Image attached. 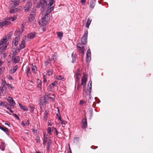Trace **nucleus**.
Wrapping results in <instances>:
<instances>
[{"mask_svg": "<svg viewBox=\"0 0 153 153\" xmlns=\"http://www.w3.org/2000/svg\"><path fill=\"white\" fill-rule=\"evenodd\" d=\"M53 6L52 7L49 9L46 10V12H44L42 13V22H43L45 25H46L48 23V21L50 19V16L49 15L52 11L53 10Z\"/></svg>", "mask_w": 153, "mask_h": 153, "instance_id": "obj_1", "label": "nucleus"}, {"mask_svg": "<svg viewBox=\"0 0 153 153\" xmlns=\"http://www.w3.org/2000/svg\"><path fill=\"white\" fill-rule=\"evenodd\" d=\"M11 35V33L8 34L0 41V52H4V51L7 47L5 45V43L10 38Z\"/></svg>", "mask_w": 153, "mask_h": 153, "instance_id": "obj_2", "label": "nucleus"}, {"mask_svg": "<svg viewBox=\"0 0 153 153\" xmlns=\"http://www.w3.org/2000/svg\"><path fill=\"white\" fill-rule=\"evenodd\" d=\"M47 2H46V1H45V0H41L37 3L36 7L38 8L41 7V12L43 13L45 11H46L47 8Z\"/></svg>", "mask_w": 153, "mask_h": 153, "instance_id": "obj_3", "label": "nucleus"}, {"mask_svg": "<svg viewBox=\"0 0 153 153\" xmlns=\"http://www.w3.org/2000/svg\"><path fill=\"white\" fill-rule=\"evenodd\" d=\"M49 97L48 95H45V97H42L40 99V105L41 106V108L42 111L43 109L44 105L45 104L47 103L48 102Z\"/></svg>", "mask_w": 153, "mask_h": 153, "instance_id": "obj_4", "label": "nucleus"}, {"mask_svg": "<svg viewBox=\"0 0 153 153\" xmlns=\"http://www.w3.org/2000/svg\"><path fill=\"white\" fill-rule=\"evenodd\" d=\"M91 88H92V81L91 80H90L89 81L87 85V89L86 91V96L87 97L88 96L89 98L90 99L91 97Z\"/></svg>", "mask_w": 153, "mask_h": 153, "instance_id": "obj_5", "label": "nucleus"}, {"mask_svg": "<svg viewBox=\"0 0 153 153\" xmlns=\"http://www.w3.org/2000/svg\"><path fill=\"white\" fill-rule=\"evenodd\" d=\"M88 35V31L87 30L85 32L83 36L81 38V42L82 43L83 45H85L87 42Z\"/></svg>", "mask_w": 153, "mask_h": 153, "instance_id": "obj_6", "label": "nucleus"}, {"mask_svg": "<svg viewBox=\"0 0 153 153\" xmlns=\"http://www.w3.org/2000/svg\"><path fill=\"white\" fill-rule=\"evenodd\" d=\"M7 100L9 102V105L10 107L12 108H13L16 105V103L13 99L12 97H7Z\"/></svg>", "mask_w": 153, "mask_h": 153, "instance_id": "obj_7", "label": "nucleus"}, {"mask_svg": "<svg viewBox=\"0 0 153 153\" xmlns=\"http://www.w3.org/2000/svg\"><path fill=\"white\" fill-rule=\"evenodd\" d=\"M32 6L31 1L30 0L27 1L25 6L24 7L25 11L27 12L29 11L30 9L31 8Z\"/></svg>", "mask_w": 153, "mask_h": 153, "instance_id": "obj_8", "label": "nucleus"}, {"mask_svg": "<svg viewBox=\"0 0 153 153\" xmlns=\"http://www.w3.org/2000/svg\"><path fill=\"white\" fill-rule=\"evenodd\" d=\"M82 125L81 126V127L82 128L85 129V128L87 127V118L85 116L82 120Z\"/></svg>", "mask_w": 153, "mask_h": 153, "instance_id": "obj_9", "label": "nucleus"}, {"mask_svg": "<svg viewBox=\"0 0 153 153\" xmlns=\"http://www.w3.org/2000/svg\"><path fill=\"white\" fill-rule=\"evenodd\" d=\"M76 46L78 48V49L79 51L80 52L82 55H84V49L83 45H82L81 43H78L77 44Z\"/></svg>", "mask_w": 153, "mask_h": 153, "instance_id": "obj_10", "label": "nucleus"}, {"mask_svg": "<svg viewBox=\"0 0 153 153\" xmlns=\"http://www.w3.org/2000/svg\"><path fill=\"white\" fill-rule=\"evenodd\" d=\"M11 1L13 3L10 4V7L14 8L19 4L20 0H11Z\"/></svg>", "mask_w": 153, "mask_h": 153, "instance_id": "obj_11", "label": "nucleus"}, {"mask_svg": "<svg viewBox=\"0 0 153 153\" xmlns=\"http://www.w3.org/2000/svg\"><path fill=\"white\" fill-rule=\"evenodd\" d=\"M86 75L84 74L81 79V84L84 87H85L86 85L87 78L86 77Z\"/></svg>", "mask_w": 153, "mask_h": 153, "instance_id": "obj_12", "label": "nucleus"}, {"mask_svg": "<svg viewBox=\"0 0 153 153\" xmlns=\"http://www.w3.org/2000/svg\"><path fill=\"white\" fill-rule=\"evenodd\" d=\"M10 23V22L9 21L4 20L0 22V26H6Z\"/></svg>", "mask_w": 153, "mask_h": 153, "instance_id": "obj_13", "label": "nucleus"}, {"mask_svg": "<svg viewBox=\"0 0 153 153\" xmlns=\"http://www.w3.org/2000/svg\"><path fill=\"white\" fill-rule=\"evenodd\" d=\"M91 59V52L90 49L87 50L86 53V61L88 62H90Z\"/></svg>", "mask_w": 153, "mask_h": 153, "instance_id": "obj_14", "label": "nucleus"}, {"mask_svg": "<svg viewBox=\"0 0 153 153\" xmlns=\"http://www.w3.org/2000/svg\"><path fill=\"white\" fill-rule=\"evenodd\" d=\"M19 60V56L12 57L11 59V62L13 64H16L18 63Z\"/></svg>", "mask_w": 153, "mask_h": 153, "instance_id": "obj_15", "label": "nucleus"}, {"mask_svg": "<svg viewBox=\"0 0 153 153\" xmlns=\"http://www.w3.org/2000/svg\"><path fill=\"white\" fill-rule=\"evenodd\" d=\"M20 39V36L19 35L16 37L13 41V43L15 46H17L18 44V42Z\"/></svg>", "mask_w": 153, "mask_h": 153, "instance_id": "obj_16", "label": "nucleus"}, {"mask_svg": "<svg viewBox=\"0 0 153 153\" xmlns=\"http://www.w3.org/2000/svg\"><path fill=\"white\" fill-rule=\"evenodd\" d=\"M36 33L35 32H32L28 34L27 37L28 40L33 39L35 37Z\"/></svg>", "mask_w": 153, "mask_h": 153, "instance_id": "obj_17", "label": "nucleus"}, {"mask_svg": "<svg viewBox=\"0 0 153 153\" xmlns=\"http://www.w3.org/2000/svg\"><path fill=\"white\" fill-rule=\"evenodd\" d=\"M17 52L15 48H13L10 53V56L12 57L16 56Z\"/></svg>", "mask_w": 153, "mask_h": 153, "instance_id": "obj_18", "label": "nucleus"}, {"mask_svg": "<svg viewBox=\"0 0 153 153\" xmlns=\"http://www.w3.org/2000/svg\"><path fill=\"white\" fill-rule=\"evenodd\" d=\"M95 2L96 1L95 0H91L89 5L90 8L92 9L94 8L95 4Z\"/></svg>", "mask_w": 153, "mask_h": 153, "instance_id": "obj_19", "label": "nucleus"}, {"mask_svg": "<svg viewBox=\"0 0 153 153\" xmlns=\"http://www.w3.org/2000/svg\"><path fill=\"white\" fill-rule=\"evenodd\" d=\"M25 72L27 74V76H28L30 75L31 74L30 68L28 66H27L26 67Z\"/></svg>", "mask_w": 153, "mask_h": 153, "instance_id": "obj_20", "label": "nucleus"}, {"mask_svg": "<svg viewBox=\"0 0 153 153\" xmlns=\"http://www.w3.org/2000/svg\"><path fill=\"white\" fill-rule=\"evenodd\" d=\"M0 129L4 131L7 134H8L9 133V130L7 128L4 127H3L0 125Z\"/></svg>", "mask_w": 153, "mask_h": 153, "instance_id": "obj_21", "label": "nucleus"}, {"mask_svg": "<svg viewBox=\"0 0 153 153\" xmlns=\"http://www.w3.org/2000/svg\"><path fill=\"white\" fill-rule=\"evenodd\" d=\"M18 68V66L17 65L13 66V68L10 70V72L11 74H13L16 71Z\"/></svg>", "mask_w": 153, "mask_h": 153, "instance_id": "obj_22", "label": "nucleus"}, {"mask_svg": "<svg viewBox=\"0 0 153 153\" xmlns=\"http://www.w3.org/2000/svg\"><path fill=\"white\" fill-rule=\"evenodd\" d=\"M47 135H46L44 134L43 138V145L45 146L46 145V142L48 141V138L47 137Z\"/></svg>", "mask_w": 153, "mask_h": 153, "instance_id": "obj_23", "label": "nucleus"}, {"mask_svg": "<svg viewBox=\"0 0 153 153\" xmlns=\"http://www.w3.org/2000/svg\"><path fill=\"white\" fill-rule=\"evenodd\" d=\"M59 119L61 121V124L65 125L67 123V121H65L64 119H62L60 115H58Z\"/></svg>", "mask_w": 153, "mask_h": 153, "instance_id": "obj_24", "label": "nucleus"}, {"mask_svg": "<svg viewBox=\"0 0 153 153\" xmlns=\"http://www.w3.org/2000/svg\"><path fill=\"white\" fill-rule=\"evenodd\" d=\"M18 104L20 108L22 109L23 110L25 111H27L28 110V109L26 106L23 105L22 104H21L19 103Z\"/></svg>", "mask_w": 153, "mask_h": 153, "instance_id": "obj_25", "label": "nucleus"}, {"mask_svg": "<svg viewBox=\"0 0 153 153\" xmlns=\"http://www.w3.org/2000/svg\"><path fill=\"white\" fill-rule=\"evenodd\" d=\"M52 143V141L51 140L49 139L48 140V147L47 148V151H49L50 148V146L51 144Z\"/></svg>", "mask_w": 153, "mask_h": 153, "instance_id": "obj_26", "label": "nucleus"}, {"mask_svg": "<svg viewBox=\"0 0 153 153\" xmlns=\"http://www.w3.org/2000/svg\"><path fill=\"white\" fill-rule=\"evenodd\" d=\"M17 12V8L15 7H10V13H15Z\"/></svg>", "mask_w": 153, "mask_h": 153, "instance_id": "obj_27", "label": "nucleus"}, {"mask_svg": "<svg viewBox=\"0 0 153 153\" xmlns=\"http://www.w3.org/2000/svg\"><path fill=\"white\" fill-rule=\"evenodd\" d=\"M54 1H53L51 0H49V4L48 5V7L47 8V10L48 9H49L50 7H51L53 4L54 2Z\"/></svg>", "mask_w": 153, "mask_h": 153, "instance_id": "obj_28", "label": "nucleus"}, {"mask_svg": "<svg viewBox=\"0 0 153 153\" xmlns=\"http://www.w3.org/2000/svg\"><path fill=\"white\" fill-rule=\"evenodd\" d=\"M0 106H4L6 108L8 106L7 103L6 102H2L0 101Z\"/></svg>", "mask_w": 153, "mask_h": 153, "instance_id": "obj_29", "label": "nucleus"}, {"mask_svg": "<svg viewBox=\"0 0 153 153\" xmlns=\"http://www.w3.org/2000/svg\"><path fill=\"white\" fill-rule=\"evenodd\" d=\"M76 55L75 53H74V52L72 54V62L74 63L76 61Z\"/></svg>", "mask_w": 153, "mask_h": 153, "instance_id": "obj_30", "label": "nucleus"}, {"mask_svg": "<svg viewBox=\"0 0 153 153\" xmlns=\"http://www.w3.org/2000/svg\"><path fill=\"white\" fill-rule=\"evenodd\" d=\"M31 68L33 73L35 74H36L37 71L36 66L33 65H32V67Z\"/></svg>", "mask_w": 153, "mask_h": 153, "instance_id": "obj_31", "label": "nucleus"}, {"mask_svg": "<svg viewBox=\"0 0 153 153\" xmlns=\"http://www.w3.org/2000/svg\"><path fill=\"white\" fill-rule=\"evenodd\" d=\"M91 20L89 18H88L87 19V21L86 24L85 26L86 27L88 28L89 27V25H90Z\"/></svg>", "mask_w": 153, "mask_h": 153, "instance_id": "obj_32", "label": "nucleus"}, {"mask_svg": "<svg viewBox=\"0 0 153 153\" xmlns=\"http://www.w3.org/2000/svg\"><path fill=\"white\" fill-rule=\"evenodd\" d=\"M0 90L2 91V93L5 94L6 91V88L4 86H3L2 87H0Z\"/></svg>", "mask_w": 153, "mask_h": 153, "instance_id": "obj_33", "label": "nucleus"}, {"mask_svg": "<svg viewBox=\"0 0 153 153\" xmlns=\"http://www.w3.org/2000/svg\"><path fill=\"white\" fill-rule=\"evenodd\" d=\"M25 42L24 40H23L22 41L21 44L19 45L20 46V49H23L25 47Z\"/></svg>", "mask_w": 153, "mask_h": 153, "instance_id": "obj_34", "label": "nucleus"}, {"mask_svg": "<svg viewBox=\"0 0 153 153\" xmlns=\"http://www.w3.org/2000/svg\"><path fill=\"white\" fill-rule=\"evenodd\" d=\"M30 111L31 112H33V111L34 109L35 108V106L32 104L30 105Z\"/></svg>", "mask_w": 153, "mask_h": 153, "instance_id": "obj_35", "label": "nucleus"}, {"mask_svg": "<svg viewBox=\"0 0 153 153\" xmlns=\"http://www.w3.org/2000/svg\"><path fill=\"white\" fill-rule=\"evenodd\" d=\"M4 146L5 143L2 142L0 147V149L3 151H4Z\"/></svg>", "mask_w": 153, "mask_h": 153, "instance_id": "obj_36", "label": "nucleus"}, {"mask_svg": "<svg viewBox=\"0 0 153 153\" xmlns=\"http://www.w3.org/2000/svg\"><path fill=\"white\" fill-rule=\"evenodd\" d=\"M53 71L51 69H48L47 71V74L48 76H50L52 74Z\"/></svg>", "mask_w": 153, "mask_h": 153, "instance_id": "obj_37", "label": "nucleus"}, {"mask_svg": "<svg viewBox=\"0 0 153 153\" xmlns=\"http://www.w3.org/2000/svg\"><path fill=\"white\" fill-rule=\"evenodd\" d=\"M57 34L58 37L61 39L62 37L63 33L60 32H58L57 33Z\"/></svg>", "mask_w": 153, "mask_h": 153, "instance_id": "obj_38", "label": "nucleus"}, {"mask_svg": "<svg viewBox=\"0 0 153 153\" xmlns=\"http://www.w3.org/2000/svg\"><path fill=\"white\" fill-rule=\"evenodd\" d=\"M37 82V86L38 87L41 88V81L40 80H38Z\"/></svg>", "mask_w": 153, "mask_h": 153, "instance_id": "obj_39", "label": "nucleus"}, {"mask_svg": "<svg viewBox=\"0 0 153 153\" xmlns=\"http://www.w3.org/2000/svg\"><path fill=\"white\" fill-rule=\"evenodd\" d=\"M9 19L11 21H14L17 19L16 16H14L13 17H10L9 18Z\"/></svg>", "mask_w": 153, "mask_h": 153, "instance_id": "obj_40", "label": "nucleus"}, {"mask_svg": "<svg viewBox=\"0 0 153 153\" xmlns=\"http://www.w3.org/2000/svg\"><path fill=\"white\" fill-rule=\"evenodd\" d=\"M5 68L4 67L0 68V74H2L5 70Z\"/></svg>", "mask_w": 153, "mask_h": 153, "instance_id": "obj_41", "label": "nucleus"}, {"mask_svg": "<svg viewBox=\"0 0 153 153\" xmlns=\"http://www.w3.org/2000/svg\"><path fill=\"white\" fill-rule=\"evenodd\" d=\"M56 78L57 79L59 80H63L62 77L61 76H56Z\"/></svg>", "mask_w": 153, "mask_h": 153, "instance_id": "obj_42", "label": "nucleus"}, {"mask_svg": "<svg viewBox=\"0 0 153 153\" xmlns=\"http://www.w3.org/2000/svg\"><path fill=\"white\" fill-rule=\"evenodd\" d=\"M36 13V10L35 9H32L31 12V14L35 15Z\"/></svg>", "mask_w": 153, "mask_h": 153, "instance_id": "obj_43", "label": "nucleus"}, {"mask_svg": "<svg viewBox=\"0 0 153 153\" xmlns=\"http://www.w3.org/2000/svg\"><path fill=\"white\" fill-rule=\"evenodd\" d=\"M35 15H34L31 14H30V18L32 20H33L35 18Z\"/></svg>", "mask_w": 153, "mask_h": 153, "instance_id": "obj_44", "label": "nucleus"}, {"mask_svg": "<svg viewBox=\"0 0 153 153\" xmlns=\"http://www.w3.org/2000/svg\"><path fill=\"white\" fill-rule=\"evenodd\" d=\"M51 127H48V133L50 134H51Z\"/></svg>", "mask_w": 153, "mask_h": 153, "instance_id": "obj_45", "label": "nucleus"}, {"mask_svg": "<svg viewBox=\"0 0 153 153\" xmlns=\"http://www.w3.org/2000/svg\"><path fill=\"white\" fill-rule=\"evenodd\" d=\"M86 102L82 100H81L79 101V104L80 105L85 104Z\"/></svg>", "mask_w": 153, "mask_h": 153, "instance_id": "obj_46", "label": "nucleus"}, {"mask_svg": "<svg viewBox=\"0 0 153 153\" xmlns=\"http://www.w3.org/2000/svg\"><path fill=\"white\" fill-rule=\"evenodd\" d=\"M46 75H44L43 78L44 79V82H47V79H46Z\"/></svg>", "mask_w": 153, "mask_h": 153, "instance_id": "obj_47", "label": "nucleus"}, {"mask_svg": "<svg viewBox=\"0 0 153 153\" xmlns=\"http://www.w3.org/2000/svg\"><path fill=\"white\" fill-rule=\"evenodd\" d=\"M55 83H56L55 82H53L52 83V84H51L49 85V87H50V88H51V87H52V86H54L55 85Z\"/></svg>", "mask_w": 153, "mask_h": 153, "instance_id": "obj_48", "label": "nucleus"}, {"mask_svg": "<svg viewBox=\"0 0 153 153\" xmlns=\"http://www.w3.org/2000/svg\"><path fill=\"white\" fill-rule=\"evenodd\" d=\"M6 81L2 80V85L3 86H4L6 84Z\"/></svg>", "mask_w": 153, "mask_h": 153, "instance_id": "obj_49", "label": "nucleus"}, {"mask_svg": "<svg viewBox=\"0 0 153 153\" xmlns=\"http://www.w3.org/2000/svg\"><path fill=\"white\" fill-rule=\"evenodd\" d=\"M48 126H52V123L51 122V120H48Z\"/></svg>", "mask_w": 153, "mask_h": 153, "instance_id": "obj_50", "label": "nucleus"}, {"mask_svg": "<svg viewBox=\"0 0 153 153\" xmlns=\"http://www.w3.org/2000/svg\"><path fill=\"white\" fill-rule=\"evenodd\" d=\"M76 78L78 81H79L80 79V75L79 74H77Z\"/></svg>", "mask_w": 153, "mask_h": 153, "instance_id": "obj_51", "label": "nucleus"}, {"mask_svg": "<svg viewBox=\"0 0 153 153\" xmlns=\"http://www.w3.org/2000/svg\"><path fill=\"white\" fill-rule=\"evenodd\" d=\"M8 86V88H10L11 89H13V87H12L11 86V85L10 84H6Z\"/></svg>", "mask_w": 153, "mask_h": 153, "instance_id": "obj_52", "label": "nucleus"}, {"mask_svg": "<svg viewBox=\"0 0 153 153\" xmlns=\"http://www.w3.org/2000/svg\"><path fill=\"white\" fill-rule=\"evenodd\" d=\"M6 108H7V110H9V111H10V112H11V113L13 112V111L9 107L7 106Z\"/></svg>", "mask_w": 153, "mask_h": 153, "instance_id": "obj_53", "label": "nucleus"}, {"mask_svg": "<svg viewBox=\"0 0 153 153\" xmlns=\"http://www.w3.org/2000/svg\"><path fill=\"white\" fill-rule=\"evenodd\" d=\"M85 1L86 0H81V2L83 5H84L85 4Z\"/></svg>", "mask_w": 153, "mask_h": 153, "instance_id": "obj_54", "label": "nucleus"}, {"mask_svg": "<svg viewBox=\"0 0 153 153\" xmlns=\"http://www.w3.org/2000/svg\"><path fill=\"white\" fill-rule=\"evenodd\" d=\"M80 87H81L80 84H79V83L78 84L77 86V89H78V90H79V89L80 88Z\"/></svg>", "mask_w": 153, "mask_h": 153, "instance_id": "obj_55", "label": "nucleus"}, {"mask_svg": "<svg viewBox=\"0 0 153 153\" xmlns=\"http://www.w3.org/2000/svg\"><path fill=\"white\" fill-rule=\"evenodd\" d=\"M26 123L25 122L23 121L22 123V125L23 126H25L26 125Z\"/></svg>", "mask_w": 153, "mask_h": 153, "instance_id": "obj_56", "label": "nucleus"}, {"mask_svg": "<svg viewBox=\"0 0 153 153\" xmlns=\"http://www.w3.org/2000/svg\"><path fill=\"white\" fill-rule=\"evenodd\" d=\"M52 59L54 61H55L56 60V56H53Z\"/></svg>", "mask_w": 153, "mask_h": 153, "instance_id": "obj_57", "label": "nucleus"}, {"mask_svg": "<svg viewBox=\"0 0 153 153\" xmlns=\"http://www.w3.org/2000/svg\"><path fill=\"white\" fill-rule=\"evenodd\" d=\"M56 109L58 111V113L56 114V115H60V111L59 110V109L58 108H57Z\"/></svg>", "mask_w": 153, "mask_h": 153, "instance_id": "obj_58", "label": "nucleus"}, {"mask_svg": "<svg viewBox=\"0 0 153 153\" xmlns=\"http://www.w3.org/2000/svg\"><path fill=\"white\" fill-rule=\"evenodd\" d=\"M49 97V99H51L53 101L54 100L55 98L54 97Z\"/></svg>", "mask_w": 153, "mask_h": 153, "instance_id": "obj_59", "label": "nucleus"}, {"mask_svg": "<svg viewBox=\"0 0 153 153\" xmlns=\"http://www.w3.org/2000/svg\"><path fill=\"white\" fill-rule=\"evenodd\" d=\"M14 117L16 119L19 120V117L18 115H13Z\"/></svg>", "mask_w": 153, "mask_h": 153, "instance_id": "obj_60", "label": "nucleus"}, {"mask_svg": "<svg viewBox=\"0 0 153 153\" xmlns=\"http://www.w3.org/2000/svg\"><path fill=\"white\" fill-rule=\"evenodd\" d=\"M50 94H51L50 91H48L47 93V94H45V95H48V97H50Z\"/></svg>", "mask_w": 153, "mask_h": 153, "instance_id": "obj_61", "label": "nucleus"}, {"mask_svg": "<svg viewBox=\"0 0 153 153\" xmlns=\"http://www.w3.org/2000/svg\"><path fill=\"white\" fill-rule=\"evenodd\" d=\"M38 0H33V3L34 4H36L37 1Z\"/></svg>", "mask_w": 153, "mask_h": 153, "instance_id": "obj_62", "label": "nucleus"}, {"mask_svg": "<svg viewBox=\"0 0 153 153\" xmlns=\"http://www.w3.org/2000/svg\"><path fill=\"white\" fill-rule=\"evenodd\" d=\"M94 113H93V111L92 110H91L89 111V114L90 115H92Z\"/></svg>", "mask_w": 153, "mask_h": 153, "instance_id": "obj_63", "label": "nucleus"}, {"mask_svg": "<svg viewBox=\"0 0 153 153\" xmlns=\"http://www.w3.org/2000/svg\"><path fill=\"white\" fill-rule=\"evenodd\" d=\"M3 62L2 61V60L0 59V66H1L3 64Z\"/></svg>", "mask_w": 153, "mask_h": 153, "instance_id": "obj_64", "label": "nucleus"}]
</instances>
